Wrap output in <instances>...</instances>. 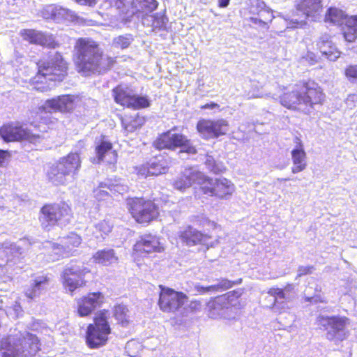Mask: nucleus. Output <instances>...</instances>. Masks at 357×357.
<instances>
[{"label": "nucleus", "instance_id": "f257e3e1", "mask_svg": "<svg viewBox=\"0 0 357 357\" xmlns=\"http://www.w3.org/2000/svg\"><path fill=\"white\" fill-rule=\"evenodd\" d=\"M76 63L85 76L91 73H104L114 63L112 57L104 56L96 42L89 38H79L75 45Z\"/></svg>", "mask_w": 357, "mask_h": 357}, {"label": "nucleus", "instance_id": "f03ea898", "mask_svg": "<svg viewBox=\"0 0 357 357\" xmlns=\"http://www.w3.org/2000/svg\"><path fill=\"white\" fill-rule=\"evenodd\" d=\"M40 350L38 337L29 332H17L0 342L2 357H34Z\"/></svg>", "mask_w": 357, "mask_h": 357}, {"label": "nucleus", "instance_id": "7ed1b4c3", "mask_svg": "<svg viewBox=\"0 0 357 357\" xmlns=\"http://www.w3.org/2000/svg\"><path fill=\"white\" fill-rule=\"evenodd\" d=\"M81 163L78 153H70L50 167L47 172L48 181L54 185H66L73 183L79 172Z\"/></svg>", "mask_w": 357, "mask_h": 357}, {"label": "nucleus", "instance_id": "20e7f679", "mask_svg": "<svg viewBox=\"0 0 357 357\" xmlns=\"http://www.w3.org/2000/svg\"><path fill=\"white\" fill-rule=\"evenodd\" d=\"M316 324L319 330L325 333L326 339L335 345L349 337L348 326L350 319L345 316L319 314L316 318Z\"/></svg>", "mask_w": 357, "mask_h": 357}, {"label": "nucleus", "instance_id": "39448f33", "mask_svg": "<svg viewBox=\"0 0 357 357\" xmlns=\"http://www.w3.org/2000/svg\"><path fill=\"white\" fill-rule=\"evenodd\" d=\"M296 11L292 15L282 16L286 29L302 28L306 20L317 21L323 10L321 0H296Z\"/></svg>", "mask_w": 357, "mask_h": 357}, {"label": "nucleus", "instance_id": "423d86ee", "mask_svg": "<svg viewBox=\"0 0 357 357\" xmlns=\"http://www.w3.org/2000/svg\"><path fill=\"white\" fill-rule=\"evenodd\" d=\"M110 317L111 313L106 310L95 314L93 323L87 326L86 332V343L89 348L98 349L107 344L112 331L109 322Z\"/></svg>", "mask_w": 357, "mask_h": 357}, {"label": "nucleus", "instance_id": "0eeeda50", "mask_svg": "<svg viewBox=\"0 0 357 357\" xmlns=\"http://www.w3.org/2000/svg\"><path fill=\"white\" fill-rule=\"evenodd\" d=\"M71 219V208L66 203L45 205L40 210L39 217L41 226L47 230L55 225L65 227Z\"/></svg>", "mask_w": 357, "mask_h": 357}, {"label": "nucleus", "instance_id": "6e6552de", "mask_svg": "<svg viewBox=\"0 0 357 357\" xmlns=\"http://www.w3.org/2000/svg\"><path fill=\"white\" fill-rule=\"evenodd\" d=\"M66 70L67 64L62 56L55 52L50 56L48 61L39 65L36 81L43 82L40 79L43 78L45 80L61 82L66 75Z\"/></svg>", "mask_w": 357, "mask_h": 357}, {"label": "nucleus", "instance_id": "1a4fd4ad", "mask_svg": "<svg viewBox=\"0 0 357 357\" xmlns=\"http://www.w3.org/2000/svg\"><path fill=\"white\" fill-rule=\"evenodd\" d=\"M127 206L132 216L139 223H149L159 214L158 206L153 202L144 198L128 199Z\"/></svg>", "mask_w": 357, "mask_h": 357}, {"label": "nucleus", "instance_id": "9d476101", "mask_svg": "<svg viewBox=\"0 0 357 357\" xmlns=\"http://www.w3.org/2000/svg\"><path fill=\"white\" fill-rule=\"evenodd\" d=\"M153 145L159 150L164 149L174 150L176 148H181V153L195 154L197 152L195 147L185 135L172 133L171 131L161 134L153 142Z\"/></svg>", "mask_w": 357, "mask_h": 357}, {"label": "nucleus", "instance_id": "9b49d317", "mask_svg": "<svg viewBox=\"0 0 357 357\" xmlns=\"http://www.w3.org/2000/svg\"><path fill=\"white\" fill-rule=\"evenodd\" d=\"M82 242L81 237L75 233H70L61 240L62 244H56L51 241L43 243V248L47 250L53 261L58 260L60 257H68L74 254V248H77Z\"/></svg>", "mask_w": 357, "mask_h": 357}, {"label": "nucleus", "instance_id": "f8f14e48", "mask_svg": "<svg viewBox=\"0 0 357 357\" xmlns=\"http://www.w3.org/2000/svg\"><path fill=\"white\" fill-rule=\"evenodd\" d=\"M0 137L6 142L27 140L33 144L40 143L44 138L42 135L33 133L16 123L3 125L0 128Z\"/></svg>", "mask_w": 357, "mask_h": 357}, {"label": "nucleus", "instance_id": "ddd939ff", "mask_svg": "<svg viewBox=\"0 0 357 357\" xmlns=\"http://www.w3.org/2000/svg\"><path fill=\"white\" fill-rule=\"evenodd\" d=\"M204 195L227 199L234 192V185L226 178L213 179L205 176L204 183L200 187Z\"/></svg>", "mask_w": 357, "mask_h": 357}, {"label": "nucleus", "instance_id": "4468645a", "mask_svg": "<svg viewBox=\"0 0 357 357\" xmlns=\"http://www.w3.org/2000/svg\"><path fill=\"white\" fill-rule=\"evenodd\" d=\"M117 8L123 13L138 17L153 13L158 6L157 0H117Z\"/></svg>", "mask_w": 357, "mask_h": 357}, {"label": "nucleus", "instance_id": "2eb2a0df", "mask_svg": "<svg viewBox=\"0 0 357 357\" xmlns=\"http://www.w3.org/2000/svg\"><path fill=\"white\" fill-rule=\"evenodd\" d=\"M88 272L82 262L71 261L63 270L61 278L66 290L73 292L77 287L84 284V275Z\"/></svg>", "mask_w": 357, "mask_h": 357}, {"label": "nucleus", "instance_id": "dca6fc26", "mask_svg": "<svg viewBox=\"0 0 357 357\" xmlns=\"http://www.w3.org/2000/svg\"><path fill=\"white\" fill-rule=\"evenodd\" d=\"M197 130L199 135L205 139H215L225 135L229 124L225 119H200L197 123Z\"/></svg>", "mask_w": 357, "mask_h": 357}, {"label": "nucleus", "instance_id": "f3484780", "mask_svg": "<svg viewBox=\"0 0 357 357\" xmlns=\"http://www.w3.org/2000/svg\"><path fill=\"white\" fill-rule=\"evenodd\" d=\"M160 293L158 301L160 308L163 312H175L187 301L188 297L182 292L160 285Z\"/></svg>", "mask_w": 357, "mask_h": 357}, {"label": "nucleus", "instance_id": "a211bd4d", "mask_svg": "<svg viewBox=\"0 0 357 357\" xmlns=\"http://www.w3.org/2000/svg\"><path fill=\"white\" fill-rule=\"evenodd\" d=\"M280 98L282 106L289 109L298 110L306 113L302 84H296L288 91L284 92Z\"/></svg>", "mask_w": 357, "mask_h": 357}, {"label": "nucleus", "instance_id": "6ab92c4d", "mask_svg": "<svg viewBox=\"0 0 357 357\" xmlns=\"http://www.w3.org/2000/svg\"><path fill=\"white\" fill-rule=\"evenodd\" d=\"M205 175L193 167L185 168L183 171L174 181V187L183 191L190 188L193 183H197L202 186L204 183Z\"/></svg>", "mask_w": 357, "mask_h": 357}, {"label": "nucleus", "instance_id": "aec40b11", "mask_svg": "<svg viewBox=\"0 0 357 357\" xmlns=\"http://www.w3.org/2000/svg\"><path fill=\"white\" fill-rule=\"evenodd\" d=\"M23 250L20 245L9 242L0 243V266H12L20 262Z\"/></svg>", "mask_w": 357, "mask_h": 357}, {"label": "nucleus", "instance_id": "412c9836", "mask_svg": "<svg viewBox=\"0 0 357 357\" xmlns=\"http://www.w3.org/2000/svg\"><path fill=\"white\" fill-rule=\"evenodd\" d=\"M75 97L72 95H62L47 100L42 108L47 112H69L75 107Z\"/></svg>", "mask_w": 357, "mask_h": 357}, {"label": "nucleus", "instance_id": "4be33fe9", "mask_svg": "<svg viewBox=\"0 0 357 357\" xmlns=\"http://www.w3.org/2000/svg\"><path fill=\"white\" fill-rule=\"evenodd\" d=\"M302 89L305 112L308 113L313 105L321 103L324 98V94L319 85L314 82L302 84Z\"/></svg>", "mask_w": 357, "mask_h": 357}, {"label": "nucleus", "instance_id": "5701e85b", "mask_svg": "<svg viewBox=\"0 0 357 357\" xmlns=\"http://www.w3.org/2000/svg\"><path fill=\"white\" fill-rule=\"evenodd\" d=\"M104 296L100 292L90 293L77 301V312L80 317L90 314L102 303Z\"/></svg>", "mask_w": 357, "mask_h": 357}, {"label": "nucleus", "instance_id": "b1692460", "mask_svg": "<svg viewBox=\"0 0 357 357\" xmlns=\"http://www.w3.org/2000/svg\"><path fill=\"white\" fill-rule=\"evenodd\" d=\"M49 285L50 278L47 275H36L30 280L29 287L25 289V295L31 300H34L45 292Z\"/></svg>", "mask_w": 357, "mask_h": 357}, {"label": "nucleus", "instance_id": "393cba45", "mask_svg": "<svg viewBox=\"0 0 357 357\" xmlns=\"http://www.w3.org/2000/svg\"><path fill=\"white\" fill-rule=\"evenodd\" d=\"M317 47L322 56L331 61H335L340 56L341 52L333 43L330 35L327 33H324L319 38Z\"/></svg>", "mask_w": 357, "mask_h": 357}, {"label": "nucleus", "instance_id": "a878e982", "mask_svg": "<svg viewBox=\"0 0 357 357\" xmlns=\"http://www.w3.org/2000/svg\"><path fill=\"white\" fill-rule=\"evenodd\" d=\"M134 250L141 253L159 252L162 250L159 238L151 234H146L141 237L134 245Z\"/></svg>", "mask_w": 357, "mask_h": 357}, {"label": "nucleus", "instance_id": "bb28decb", "mask_svg": "<svg viewBox=\"0 0 357 357\" xmlns=\"http://www.w3.org/2000/svg\"><path fill=\"white\" fill-rule=\"evenodd\" d=\"M179 237L181 241L188 246H193L198 243L208 245L210 239L208 236L190 226L181 231Z\"/></svg>", "mask_w": 357, "mask_h": 357}, {"label": "nucleus", "instance_id": "cd10ccee", "mask_svg": "<svg viewBox=\"0 0 357 357\" xmlns=\"http://www.w3.org/2000/svg\"><path fill=\"white\" fill-rule=\"evenodd\" d=\"M21 34L24 40L31 43L46 46L50 48H55L57 45L51 36L34 29H24L21 31Z\"/></svg>", "mask_w": 357, "mask_h": 357}, {"label": "nucleus", "instance_id": "c85d7f7f", "mask_svg": "<svg viewBox=\"0 0 357 357\" xmlns=\"http://www.w3.org/2000/svg\"><path fill=\"white\" fill-rule=\"evenodd\" d=\"M296 139L298 145L291 151V157L294 164L291 167V172L294 174L303 171L307 166L305 161L306 153L303 149L301 141L298 138Z\"/></svg>", "mask_w": 357, "mask_h": 357}, {"label": "nucleus", "instance_id": "c756f323", "mask_svg": "<svg viewBox=\"0 0 357 357\" xmlns=\"http://www.w3.org/2000/svg\"><path fill=\"white\" fill-rule=\"evenodd\" d=\"M268 293L274 298L273 309L275 311L282 313L289 307L287 303L291 300V295H285V292L280 288H271Z\"/></svg>", "mask_w": 357, "mask_h": 357}, {"label": "nucleus", "instance_id": "7c9ffc66", "mask_svg": "<svg viewBox=\"0 0 357 357\" xmlns=\"http://www.w3.org/2000/svg\"><path fill=\"white\" fill-rule=\"evenodd\" d=\"M151 176L165 174L169 167V158L167 155H158L149 160Z\"/></svg>", "mask_w": 357, "mask_h": 357}, {"label": "nucleus", "instance_id": "2f4dec72", "mask_svg": "<svg viewBox=\"0 0 357 357\" xmlns=\"http://www.w3.org/2000/svg\"><path fill=\"white\" fill-rule=\"evenodd\" d=\"M133 90L126 85L120 84L112 89V96L115 102L121 105L126 106L130 103Z\"/></svg>", "mask_w": 357, "mask_h": 357}, {"label": "nucleus", "instance_id": "473e14b6", "mask_svg": "<svg viewBox=\"0 0 357 357\" xmlns=\"http://www.w3.org/2000/svg\"><path fill=\"white\" fill-rule=\"evenodd\" d=\"M349 17L342 10L330 7L326 13L325 22L331 25L341 26L344 24Z\"/></svg>", "mask_w": 357, "mask_h": 357}, {"label": "nucleus", "instance_id": "72a5a7b5", "mask_svg": "<svg viewBox=\"0 0 357 357\" xmlns=\"http://www.w3.org/2000/svg\"><path fill=\"white\" fill-rule=\"evenodd\" d=\"M241 282L242 279L241 278L234 281L229 280L227 278H220L218 279L215 284L205 287H202L201 289H202V293L209 291L220 292L231 288L234 285L240 284Z\"/></svg>", "mask_w": 357, "mask_h": 357}, {"label": "nucleus", "instance_id": "f704fd0d", "mask_svg": "<svg viewBox=\"0 0 357 357\" xmlns=\"http://www.w3.org/2000/svg\"><path fill=\"white\" fill-rule=\"evenodd\" d=\"M96 263L103 266H108L115 263L118 260V257L113 249L105 248L98 250L93 257Z\"/></svg>", "mask_w": 357, "mask_h": 357}, {"label": "nucleus", "instance_id": "c9c22d12", "mask_svg": "<svg viewBox=\"0 0 357 357\" xmlns=\"http://www.w3.org/2000/svg\"><path fill=\"white\" fill-rule=\"evenodd\" d=\"M343 36L346 41L354 42L357 38V15L350 16L344 23L342 29Z\"/></svg>", "mask_w": 357, "mask_h": 357}, {"label": "nucleus", "instance_id": "e433bc0d", "mask_svg": "<svg viewBox=\"0 0 357 357\" xmlns=\"http://www.w3.org/2000/svg\"><path fill=\"white\" fill-rule=\"evenodd\" d=\"M275 17L272 11H262L257 15L249 17L248 21L257 28L267 30L269 28V22H272Z\"/></svg>", "mask_w": 357, "mask_h": 357}, {"label": "nucleus", "instance_id": "4c0bfd02", "mask_svg": "<svg viewBox=\"0 0 357 357\" xmlns=\"http://www.w3.org/2000/svg\"><path fill=\"white\" fill-rule=\"evenodd\" d=\"M225 297L218 296L211 300L207 303V309L209 317L217 319L223 315L225 306Z\"/></svg>", "mask_w": 357, "mask_h": 357}, {"label": "nucleus", "instance_id": "58836bf2", "mask_svg": "<svg viewBox=\"0 0 357 357\" xmlns=\"http://www.w3.org/2000/svg\"><path fill=\"white\" fill-rule=\"evenodd\" d=\"M312 280V284L314 287L308 286L304 293H305V300L307 302H310L312 303H324L325 301L322 298V297L318 294L321 291V288L315 283V280L314 278H311ZM311 282H309V284Z\"/></svg>", "mask_w": 357, "mask_h": 357}, {"label": "nucleus", "instance_id": "ea45409f", "mask_svg": "<svg viewBox=\"0 0 357 357\" xmlns=\"http://www.w3.org/2000/svg\"><path fill=\"white\" fill-rule=\"evenodd\" d=\"M113 315L118 324L123 326H126L130 321L129 310L124 305H116L113 309Z\"/></svg>", "mask_w": 357, "mask_h": 357}, {"label": "nucleus", "instance_id": "a19ab883", "mask_svg": "<svg viewBox=\"0 0 357 357\" xmlns=\"http://www.w3.org/2000/svg\"><path fill=\"white\" fill-rule=\"evenodd\" d=\"M112 149V144L111 142L105 139L100 140L96 147V158L95 160H97V162L100 163L102 161L106 155L114 154Z\"/></svg>", "mask_w": 357, "mask_h": 357}, {"label": "nucleus", "instance_id": "79ce46f5", "mask_svg": "<svg viewBox=\"0 0 357 357\" xmlns=\"http://www.w3.org/2000/svg\"><path fill=\"white\" fill-rule=\"evenodd\" d=\"M145 122L144 117L136 116L122 120V125L126 132H132L140 128Z\"/></svg>", "mask_w": 357, "mask_h": 357}, {"label": "nucleus", "instance_id": "37998d69", "mask_svg": "<svg viewBox=\"0 0 357 357\" xmlns=\"http://www.w3.org/2000/svg\"><path fill=\"white\" fill-rule=\"evenodd\" d=\"M108 190L111 195H123L128 191V187L121 178L107 180Z\"/></svg>", "mask_w": 357, "mask_h": 357}, {"label": "nucleus", "instance_id": "c03bdc74", "mask_svg": "<svg viewBox=\"0 0 357 357\" xmlns=\"http://www.w3.org/2000/svg\"><path fill=\"white\" fill-rule=\"evenodd\" d=\"M130 102V103L128 104V107L135 109L146 108L151 105V100L147 96H139L135 94V93H133Z\"/></svg>", "mask_w": 357, "mask_h": 357}, {"label": "nucleus", "instance_id": "a18cd8bd", "mask_svg": "<svg viewBox=\"0 0 357 357\" xmlns=\"http://www.w3.org/2000/svg\"><path fill=\"white\" fill-rule=\"evenodd\" d=\"M96 231H93L96 238H105V236L111 232L113 225L106 220L100 221L94 225Z\"/></svg>", "mask_w": 357, "mask_h": 357}, {"label": "nucleus", "instance_id": "49530a36", "mask_svg": "<svg viewBox=\"0 0 357 357\" xmlns=\"http://www.w3.org/2000/svg\"><path fill=\"white\" fill-rule=\"evenodd\" d=\"M45 10L50 13L51 18L55 21L66 20L69 15V10L60 6L51 5Z\"/></svg>", "mask_w": 357, "mask_h": 357}, {"label": "nucleus", "instance_id": "de8ad7c7", "mask_svg": "<svg viewBox=\"0 0 357 357\" xmlns=\"http://www.w3.org/2000/svg\"><path fill=\"white\" fill-rule=\"evenodd\" d=\"M111 195L108 190L107 181L101 182L93 190V196L98 201L105 200Z\"/></svg>", "mask_w": 357, "mask_h": 357}, {"label": "nucleus", "instance_id": "09e8293b", "mask_svg": "<svg viewBox=\"0 0 357 357\" xmlns=\"http://www.w3.org/2000/svg\"><path fill=\"white\" fill-rule=\"evenodd\" d=\"M154 21L153 31H160L166 30L168 18L165 13H157L153 15Z\"/></svg>", "mask_w": 357, "mask_h": 357}, {"label": "nucleus", "instance_id": "8fccbe9b", "mask_svg": "<svg viewBox=\"0 0 357 357\" xmlns=\"http://www.w3.org/2000/svg\"><path fill=\"white\" fill-rule=\"evenodd\" d=\"M205 165L210 172L216 174L222 173L225 169L222 162L215 161L213 157L208 155L206 157Z\"/></svg>", "mask_w": 357, "mask_h": 357}, {"label": "nucleus", "instance_id": "3c124183", "mask_svg": "<svg viewBox=\"0 0 357 357\" xmlns=\"http://www.w3.org/2000/svg\"><path fill=\"white\" fill-rule=\"evenodd\" d=\"M262 11H271L266 7L265 3L261 0H250V13L254 15H257Z\"/></svg>", "mask_w": 357, "mask_h": 357}, {"label": "nucleus", "instance_id": "603ef678", "mask_svg": "<svg viewBox=\"0 0 357 357\" xmlns=\"http://www.w3.org/2000/svg\"><path fill=\"white\" fill-rule=\"evenodd\" d=\"M133 38L130 34L119 36L113 40V45L116 48L126 49L130 45Z\"/></svg>", "mask_w": 357, "mask_h": 357}, {"label": "nucleus", "instance_id": "864d4df0", "mask_svg": "<svg viewBox=\"0 0 357 357\" xmlns=\"http://www.w3.org/2000/svg\"><path fill=\"white\" fill-rule=\"evenodd\" d=\"M345 75L352 83L357 84V65H350L345 70Z\"/></svg>", "mask_w": 357, "mask_h": 357}, {"label": "nucleus", "instance_id": "5fc2aeb1", "mask_svg": "<svg viewBox=\"0 0 357 357\" xmlns=\"http://www.w3.org/2000/svg\"><path fill=\"white\" fill-rule=\"evenodd\" d=\"M140 16L142 17V24L146 27L151 28V31H153V21H154L153 15L145 14V15H142Z\"/></svg>", "mask_w": 357, "mask_h": 357}, {"label": "nucleus", "instance_id": "6e6d98bb", "mask_svg": "<svg viewBox=\"0 0 357 357\" xmlns=\"http://www.w3.org/2000/svg\"><path fill=\"white\" fill-rule=\"evenodd\" d=\"M242 294L241 289H236L227 292V294L221 296L220 297H225V301L227 300L229 302H232L234 298H239Z\"/></svg>", "mask_w": 357, "mask_h": 357}, {"label": "nucleus", "instance_id": "4d7b16f0", "mask_svg": "<svg viewBox=\"0 0 357 357\" xmlns=\"http://www.w3.org/2000/svg\"><path fill=\"white\" fill-rule=\"evenodd\" d=\"M345 104L348 109H352L357 104V94H349L345 100Z\"/></svg>", "mask_w": 357, "mask_h": 357}, {"label": "nucleus", "instance_id": "13d9d810", "mask_svg": "<svg viewBox=\"0 0 357 357\" xmlns=\"http://www.w3.org/2000/svg\"><path fill=\"white\" fill-rule=\"evenodd\" d=\"M137 174L144 177L151 176L149 161L146 164H144L137 168Z\"/></svg>", "mask_w": 357, "mask_h": 357}, {"label": "nucleus", "instance_id": "bf43d9fd", "mask_svg": "<svg viewBox=\"0 0 357 357\" xmlns=\"http://www.w3.org/2000/svg\"><path fill=\"white\" fill-rule=\"evenodd\" d=\"M303 58L308 61L310 64H314L317 61V56L312 52H307L305 56Z\"/></svg>", "mask_w": 357, "mask_h": 357}, {"label": "nucleus", "instance_id": "052dcab7", "mask_svg": "<svg viewBox=\"0 0 357 357\" xmlns=\"http://www.w3.org/2000/svg\"><path fill=\"white\" fill-rule=\"evenodd\" d=\"M312 266H301L298 269V276L301 277V275H306L307 273H311Z\"/></svg>", "mask_w": 357, "mask_h": 357}, {"label": "nucleus", "instance_id": "680f3d73", "mask_svg": "<svg viewBox=\"0 0 357 357\" xmlns=\"http://www.w3.org/2000/svg\"><path fill=\"white\" fill-rule=\"evenodd\" d=\"M9 156L10 154L8 151L0 149V167L3 165L6 159Z\"/></svg>", "mask_w": 357, "mask_h": 357}, {"label": "nucleus", "instance_id": "e2e57ef3", "mask_svg": "<svg viewBox=\"0 0 357 357\" xmlns=\"http://www.w3.org/2000/svg\"><path fill=\"white\" fill-rule=\"evenodd\" d=\"M294 285L291 284H287L284 289H282V291H284L285 292V295H291V299L294 298V293L293 292L294 291Z\"/></svg>", "mask_w": 357, "mask_h": 357}, {"label": "nucleus", "instance_id": "0e129e2a", "mask_svg": "<svg viewBox=\"0 0 357 357\" xmlns=\"http://www.w3.org/2000/svg\"><path fill=\"white\" fill-rule=\"evenodd\" d=\"M218 107H219V105L217 103L213 102H211L210 103H206L200 107V108L202 109H215Z\"/></svg>", "mask_w": 357, "mask_h": 357}, {"label": "nucleus", "instance_id": "69168bd1", "mask_svg": "<svg viewBox=\"0 0 357 357\" xmlns=\"http://www.w3.org/2000/svg\"><path fill=\"white\" fill-rule=\"evenodd\" d=\"M75 1L82 5L91 6L92 4L96 3V0H75Z\"/></svg>", "mask_w": 357, "mask_h": 357}, {"label": "nucleus", "instance_id": "338daca9", "mask_svg": "<svg viewBox=\"0 0 357 357\" xmlns=\"http://www.w3.org/2000/svg\"><path fill=\"white\" fill-rule=\"evenodd\" d=\"M248 96H249V98H262L264 96V94L261 92L257 91L256 93L253 92L251 94H250V93H249L248 94Z\"/></svg>", "mask_w": 357, "mask_h": 357}, {"label": "nucleus", "instance_id": "774afa93", "mask_svg": "<svg viewBox=\"0 0 357 357\" xmlns=\"http://www.w3.org/2000/svg\"><path fill=\"white\" fill-rule=\"evenodd\" d=\"M230 0H218V6L220 8H226L229 4Z\"/></svg>", "mask_w": 357, "mask_h": 357}]
</instances>
